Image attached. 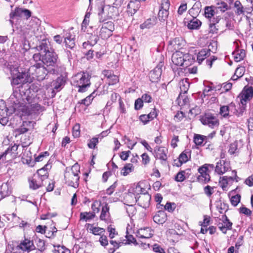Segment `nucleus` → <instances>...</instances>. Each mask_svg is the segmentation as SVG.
I'll list each match as a JSON object with an SVG mask.
<instances>
[{
  "instance_id": "nucleus-54",
  "label": "nucleus",
  "mask_w": 253,
  "mask_h": 253,
  "mask_svg": "<svg viewBox=\"0 0 253 253\" xmlns=\"http://www.w3.org/2000/svg\"><path fill=\"white\" fill-rule=\"evenodd\" d=\"M127 205V207L126 208V211L127 212L128 215L130 216L134 214L136 211L135 208L134 207V204H126Z\"/></svg>"
},
{
  "instance_id": "nucleus-17",
  "label": "nucleus",
  "mask_w": 253,
  "mask_h": 253,
  "mask_svg": "<svg viewBox=\"0 0 253 253\" xmlns=\"http://www.w3.org/2000/svg\"><path fill=\"white\" fill-rule=\"evenodd\" d=\"M230 169L229 162L221 160L217 163L215 171L219 174H222Z\"/></svg>"
},
{
  "instance_id": "nucleus-5",
  "label": "nucleus",
  "mask_w": 253,
  "mask_h": 253,
  "mask_svg": "<svg viewBox=\"0 0 253 253\" xmlns=\"http://www.w3.org/2000/svg\"><path fill=\"white\" fill-rule=\"evenodd\" d=\"M13 93L9 98V101L15 108L19 107L23 104L25 99H27L28 96L25 92V88L24 85H20L16 87H13Z\"/></svg>"
},
{
  "instance_id": "nucleus-8",
  "label": "nucleus",
  "mask_w": 253,
  "mask_h": 253,
  "mask_svg": "<svg viewBox=\"0 0 253 253\" xmlns=\"http://www.w3.org/2000/svg\"><path fill=\"white\" fill-rule=\"evenodd\" d=\"M130 198H132V201L129 202L131 204L137 202L139 206L144 209L148 208L150 205L151 196L147 192L141 193L138 197L135 193L129 192L126 195V200H128Z\"/></svg>"
},
{
  "instance_id": "nucleus-63",
  "label": "nucleus",
  "mask_w": 253,
  "mask_h": 253,
  "mask_svg": "<svg viewBox=\"0 0 253 253\" xmlns=\"http://www.w3.org/2000/svg\"><path fill=\"white\" fill-rule=\"evenodd\" d=\"M143 101L142 99L139 98L135 100L134 104V108L135 110H138L140 109L143 107Z\"/></svg>"
},
{
  "instance_id": "nucleus-35",
  "label": "nucleus",
  "mask_w": 253,
  "mask_h": 253,
  "mask_svg": "<svg viewBox=\"0 0 253 253\" xmlns=\"http://www.w3.org/2000/svg\"><path fill=\"white\" fill-rule=\"evenodd\" d=\"M210 49H203L201 50L198 54L197 59L199 63H201L205 59L210 55Z\"/></svg>"
},
{
  "instance_id": "nucleus-10",
  "label": "nucleus",
  "mask_w": 253,
  "mask_h": 253,
  "mask_svg": "<svg viewBox=\"0 0 253 253\" xmlns=\"http://www.w3.org/2000/svg\"><path fill=\"white\" fill-rule=\"evenodd\" d=\"M28 73L26 71H18L17 74L13 75L11 81V85L13 87H15V85H23L22 84L28 82Z\"/></svg>"
},
{
  "instance_id": "nucleus-43",
  "label": "nucleus",
  "mask_w": 253,
  "mask_h": 253,
  "mask_svg": "<svg viewBox=\"0 0 253 253\" xmlns=\"http://www.w3.org/2000/svg\"><path fill=\"white\" fill-rule=\"evenodd\" d=\"M134 167L131 164L128 163L121 170V174L124 176L127 175L133 170Z\"/></svg>"
},
{
  "instance_id": "nucleus-42",
  "label": "nucleus",
  "mask_w": 253,
  "mask_h": 253,
  "mask_svg": "<svg viewBox=\"0 0 253 253\" xmlns=\"http://www.w3.org/2000/svg\"><path fill=\"white\" fill-rule=\"evenodd\" d=\"M111 29L108 30L106 27H102L100 31V36L101 38L105 39L112 35Z\"/></svg>"
},
{
  "instance_id": "nucleus-1",
  "label": "nucleus",
  "mask_w": 253,
  "mask_h": 253,
  "mask_svg": "<svg viewBox=\"0 0 253 253\" xmlns=\"http://www.w3.org/2000/svg\"><path fill=\"white\" fill-rule=\"evenodd\" d=\"M50 42L46 40L40 42L35 48L39 52L33 55L35 62H40L50 69H55L58 73V55L54 51L50 50Z\"/></svg>"
},
{
  "instance_id": "nucleus-34",
  "label": "nucleus",
  "mask_w": 253,
  "mask_h": 253,
  "mask_svg": "<svg viewBox=\"0 0 253 253\" xmlns=\"http://www.w3.org/2000/svg\"><path fill=\"white\" fill-rule=\"evenodd\" d=\"M23 11V8L16 7L14 10H12L9 14V22L11 25L13 24V22L12 19H14L16 17H22V12Z\"/></svg>"
},
{
  "instance_id": "nucleus-6",
  "label": "nucleus",
  "mask_w": 253,
  "mask_h": 253,
  "mask_svg": "<svg viewBox=\"0 0 253 253\" xmlns=\"http://www.w3.org/2000/svg\"><path fill=\"white\" fill-rule=\"evenodd\" d=\"M171 61L175 66L185 67H188L194 62L193 55L190 54H183L182 52L178 51L172 54Z\"/></svg>"
},
{
  "instance_id": "nucleus-51",
  "label": "nucleus",
  "mask_w": 253,
  "mask_h": 253,
  "mask_svg": "<svg viewBox=\"0 0 253 253\" xmlns=\"http://www.w3.org/2000/svg\"><path fill=\"white\" fill-rule=\"evenodd\" d=\"M228 148V153L231 155L236 154L239 151L237 143H230Z\"/></svg>"
},
{
  "instance_id": "nucleus-32",
  "label": "nucleus",
  "mask_w": 253,
  "mask_h": 253,
  "mask_svg": "<svg viewBox=\"0 0 253 253\" xmlns=\"http://www.w3.org/2000/svg\"><path fill=\"white\" fill-rule=\"evenodd\" d=\"M202 24L201 21L196 17H193L188 23L187 27L191 30H198Z\"/></svg>"
},
{
  "instance_id": "nucleus-2",
  "label": "nucleus",
  "mask_w": 253,
  "mask_h": 253,
  "mask_svg": "<svg viewBox=\"0 0 253 253\" xmlns=\"http://www.w3.org/2000/svg\"><path fill=\"white\" fill-rule=\"evenodd\" d=\"M29 71L32 72L33 75H35L39 81L48 79L50 75L57 74L55 69H50L40 62H35V63L30 67Z\"/></svg>"
},
{
  "instance_id": "nucleus-11",
  "label": "nucleus",
  "mask_w": 253,
  "mask_h": 253,
  "mask_svg": "<svg viewBox=\"0 0 253 253\" xmlns=\"http://www.w3.org/2000/svg\"><path fill=\"white\" fill-rule=\"evenodd\" d=\"M201 123L213 128L218 126L219 121L218 119L211 113H206L200 119Z\"/></svg>"
},
{
  "instance_id": "nucleus-26",
  "label": "nucleus",
  "mask_w": 253,
  "mask_h": 253,
  "mask_svg": "<svg viewBox=\"0 0 253 253\" xmlns=\"http://www.w3.org/2000/svg\"><path fill=\"white\" fill-rule=\"evenodd\" d=\"M167 220L166 213L163 211H159L154 216L153 220L158 224H163Z\"/></svg>"
},
{
  "instance_id": "nucleus-27",
  "label": "nucleus",
  "mask_w": 253,
  "mask_h": 253,
  "mask_svg": "<svg viewBox=\"0 0 253 253\" xmlns=\"http://www.w3.org/2000/svg\"><path fill=\"white\" fill-rule=\"evenodd\" d=\"M86 227L90 233L95 235H102L105 232V230L103 228L94 227L92 224H87Z\"/></svg>"
},
{
  "instance_id": "nucleus-3",
  "label": "nucleus",
  "mask_w": 253,
  "mask_h": 253,
  "mask_svg": "<svg viewBox=\"0 0 253 253\" xmlns=\"http://www.w3.org/2000/svg\"><path fill=\"white\" fill-rule=\"evenodd\" d=\"M80 167L78 164L73 165L71 168H66L64 173L65 183L69 186L77 188L79 185V173Z\"/></svg>"
},
{
  "instance_id": "nucleus-33",
  "label": "nucleus",
  "mask_w": 253,
  "mask_h": 253,
  "mask_svg": "<svg viewBox=\"0 0 253 253\" xmlns=\"http://www.w3.org/2000/svg\"><path fill=\"white\" fill-rule=\"evenodd\" d=\"M21 161L23 164H27L30 167L34 166L35 163V160L33 161L32 159V154L30 152H28L26 155H23Z\"/></svg>"
},
{
  "instance_id": "nucleus-24",
  "label": "nucleus",
  "mask_w": 253,
  "mask_h": 253,
  "mask_svg": "<svg viewBox=\"0 0 253 253\" xmlns=\"http://www.w3.org/2000/svg\"><path fill=\"white\" fill-rule=\"evenodd\" d=\"M168 150L165 147H156L155 152L156 157L158 159L163 161H166L167 159V152Z\"/></svg>"
},
{
  "instance_id": "nucleus-29",
  "label": "nucleus",
  "mask_w": 253,
  "mask_h": 253,
  "mask_svg": "<svg viewBox=\"0 0 253 253\" xmlns=\"http://www.w3.org/2000/svg\"><path fill=\"white\" fill-rule=\"evenodd\" d=\"M234 178L232 176H225L222 177L219 183L223 190H227L228 185L232 184Z\"/></svg>"
},
{
  "instance_id": "nucleus-52",
  "label": "nucleus",
  "mask_w": 253,
  "mask_h": 253,
  "mask_svg": "<svg viewBox=\"0 0 253 253\" xmlns=\"http://www.w3.org/2000/svg\"><path fill=\"white\" fill-rule=\"evenodd\" d=\"M245 72V68L243 66L238 67L235 72V75L236 76V79L242 77Z\"/></svg>"
},
{
  "instance_id": "nucleus-12",
  "label": "nucleus",
  "mask_w": 253,
  "mask_h": 253,
  "mask_svg": "<svg viewBox=\"0 0 253 253\" xmlns=\"http://www.w3.org/2000/svg\"><path fill=\"white\" fill-rule=\"evenodd\" d=\"M208 166L213 167V165H205L198 169L200 175L197 179L199 182L202 183H207L210 180V176L208 173Z\"/></svg>"
},
{
  "instance_id": "nucleus-56",
  "label": "nucleus",
  "mask_w": 253,
  "mask_h": 253,
  "mask_svg": "<svg viewBox=\"0 0 253 253\" xmlns=\"http://www.w3.org/2000/svg\"><path fill=\"white\" fill-rule=\"evenodd\" d=\"M184 173L185 172L183 170L178 172L175 178V180L178 182L183 181L186 179Z\"/></svg>"
},
{
  "instance_id": "nucleus-31",
  "label": "nucleus",
  "mask_w": 253,
  "mask_h": 253,
  "mask_svg": "<svg viewBox=\"0 0 253 253\" xmlns=\"http://www.w3.org/2000/svg\"><path fill=\"white\" fill-rule=\"evenodd\" d=\"M157 18L153 16L147 19L143 23L140 25V28L142 29L147 28L149 29L153 27L157 23Z\"/></svg>"
},
{
  "instance_id": "nucleus-41",
  "label": "nucleus",
  "mask_w": 253,
  "mask_h": 253,
  "mask_svg": "<svg viewBox=\"0 0 253 253\" xmlns=\"http://www.w3.org/2000/svg\"><path fill=\"white\" fill-rule=\"evenodd\" d=\"M34 241L37 249L39 251H42L45 250V243L43 240L38 237H36L34 239Z\"/></svg>"
},
{
  "instance_id": "nucleus-7",
  "label": "nucleus",
  "mask_w": 253,
  "mask_h": 253,
  "mask_svg": "<svg viewBox=\"0 0 253 253\" xmlns=\"http://www.w3.org/2000/svg\"><path fill=\"white\" fill-rule=\"evenodd\" d=\"M95 5L98 10V15L100 22H104L107 19L112 18V11L114 7L110 5H105L104 0H96Z\"/></svg>"
},
{
  "instance_id": "nucleus-18",
  "label": "nucleus",
  "mask_w": 253,
  "mask_h": 253,
  "mask_svg": "<svg viewBox=\"0 0 253 253\" xmlns=\"http://www.w3.org/2000/svg\"><path fill=\"white\" fill-rule=\"evenodd\" d=\"M190 157L189 151H184L179 156L178 160H175L173 163V166L180 167L182 164L186 163Z\"/></svg>"
},
{
  "instance_id": "nucleus-60",
  "label": "nucleus",
  "mask_w": 253,
  "mask_h": 253,
  "mask_svg": "<svg viewBox=\"0 0 253 253\" xmlns=\"http://www.w3.org/2000/svg\"><path fill=\"white\" fill-rule=\"evenodd\" d=\"M9 148H7L2 154L0 155V162L4 163L7 162V156L9 155Z\"/></svg>"
},
{
  "instance_id": "nucleus-9",
  "label": "nucleus",
  "mask_w": 253,
  "mask_h": 253,
  "mask_svg": "<svg viewBox=\"0 0 253 253\" xmlns=\"http://www.w3.org/2000/svg\"><path fill=\"white\" fill-rule=\"evenodd\" d=\"M36 247L35 246L33 241L28 239H25L21 242L20 244L15 247L12 249L11 252L13 253H22L23 251L28 252L34 250Z\"/></svg>"
},
{
  "instance_id": "nucleus-50",
  "label": "nucleus",
  "mask_w": 253,
  "mask_h": 253,
  "mask_svg": "<svg viewBox=\"0 0 253 253\" xmlns=\"http://www.w3.org/2000/svg\"><path fill=\"white\" fill-rule=\"evenodd\" d=\"M101 205V203L99 201H95L91 205V209L93 213H98L100 211V207Z\"/></svg>"
},
{
  "instance_id": "nucleus-36",
  "label": "nucleus",
  "mask_w": 253,
  "mask_h": 253,
  "mask_svg": "<svg viewBox=\"0 0 253 253\" xmlns=\"http://www.w3.org/2000/svg\"><path fill=\"white\" fill-rule=\"evenodd\" d=\"M231 107H235L234 104L231 103L229 105L221 106L219 111L220 115L224 118L228 117L229 115V109Z\"/></svg>"
},
{
  "instance_id": "nucleus-45",
  "label": "nucleus",
  "mask_w": 253,
  "mask_h": 253,
  "mask_svg": "<svg viewBox=\"0 0 253 253\" xmlns=\"http://www.w3.org/2000/svg\"><path fill=\"white\" fill-rule=\"evenodd\" d=\"M49 153L47 151L42 152L39 154L38 156H35V162H39L46 160L47 157L49 156Z\"/></svg>"
},
{
  "instance_id": "nucleus-55",
  "label": "nucleus",
  "mask_w": 253,
  "mask_h": 253,
  "mask_svg": "<svg viewBox=\"0 0 253 253\" xmlns=\"http://www.w3.org/2000/svg\"><path fill=\"white\" fill-rule=\"evenodd\" d=\"M240 200L241 196L239 194L233 196L230 199L231 204L235 207L238 204V203L240 202Z\"/></svg>"
},
{
  "instance_id": "nucleus-28",
  "label": "nucleus",
  "mask_w": 253,
  "mask_h": 253,
  "mask_svg": "<svg viewBox=\"0 0 253 253\" xmlns=\"http://www.w3.org/2000/svg\"><path fill=\"white\" fill-rule=\"evenodd\" d=\"M109 207L107 203H104L102 205L100 219L101 220H106L109 217Z\"/></svg>"
},
{
  "instance_id": "nucleus-21",
  "label": "nucleus",
  "mask_w": 253,
  "mask_h": 253,
  "mask_svg": "<svg viewBox=\"0 0 253 253\" xmlns=\"http://www.w3.org/2000/svg\"><path fill=\"white\" fill-rule=\"evenodd\" d=\"M140 3L138 1L131 0L127 5V12L132 16L140 8Z\"/></svg>"
},
{
  "instance_id": "nucleus-46",
  "label": "nucleus",
  "mask_w": 253,
  "mask_h": 253,
  "mask_svg": "<svg viewBox=\"0 0 253 253\" xmlns=\"http://www.w3.org/2000/svg\"><path fill=\"white\" fill-rule=\"evenodd\" d=\"M208 142L207 137L205 135L194 134L193 137V142Z\"/></svg>"
},
{
  "instance_id": "nucleus-61",
  "label": "nucleus",
  "mask_w": 253,
  "mask_h": 253,
  "mask_svg": "<svg viewBox=\"0 0 253 253\" xmlns=\"http://www.w3.org/2000/svg\"><path fill=\"white\" fill-rule=\"evenodd\" d=\"M98 41V36L95 34H91V36L89 37V41H88V42L89 43V44H90L91 46H93Z\"/></svg>"
},
{
  "instance_id": "nucleus-53",
  "label": "nucleus",
  "mask_w": 253,
  "mask_h": 253,
  "mask_svg": "<svg viewBox=\"0 0 253 253\" xmlns=\"http://www.w3.org/2000/svg\"><path fill=\"white\" fill-rule=\"evenodd\" d=\"M64 43L67 48L73 49L75 46V39H69V40H64Z\"/></svg>"
},
{
  "instance_id": "nucleus-14",
  "label": "nucleus",
  "mask_w": 253,
  "mask_h": 253,
  "mask_svg": "<svg viewBox=\"0 0 253 253\" xmlns=\"http://www.w3.org/2000/svg\"><path fill=\"white\" fill-rule=\"evenodd\" d=\"M220 16H216L209 20V33L214 34H217L218 31V26L217 24L221 20Z\"/></svg>"
},
{
  "instance_id": "nucleus-49",
  "label": "nucleus",
  "mask_w": 253,
  "mask_h": 253,
  "mask_svg": "<svg viewBox=\"0 0 253 253\" xmlns=\"http://www.w3.org/2000/svg\"><path fill=\"white\" fill-rule=\"evenodd\" d=\"M168 15V10L160 9L158 13V17L161 21H163L167 18Z\"/></svg>"
},
{
  "instance_id": "nucleus-59",
  "label": "nucleus",
  "mask_w": 253,
  "mask_h": 253,
  "mask_svg": "<svg viewBox=\"0 0 253 253\" xmlns=\"http://www.w3.org/2000/svg\"><path fill=\"white\" fill-rule=\"evenodd\" d=\"M80 125L76 124L73 127V135L75 138H77L80 136Z\"/></svg>"
},
{
  "instance_id": "nucleus-40",
  "label": "nucleus",
  "mask_w": 253,
  "mask_h": 253,
  "mask_svg": "<svg viewBox=\"0 0 253 253\" xmlns=\"http://www.w3.org/2000/svg\"><path fill=\"white\" fill-rule=\"evenodd\" d=\"M213 6H206L205 7V16L209 20L212 19V16L214 15L215 12L213 9Z\"/></svg>"
},
{
  "instance_id": "nucleus-20",
  "label": "nucleus",
  "mask_w": 253,
  "mask_h": 253,
  "mask_svg": "<svg viewBox=\"0 0 253 253\" xmlns=\"http://www.w3.org/2000/svg\"><path fill=\"white\" fill-rule=\"evenodd\" d=\"M153 235V231L149 228H141L136 232V237L140 239H149Z\"/></svg>"
},
{
  "instance_id": "nucleus-44",
  "label": "nucleus",
  "mask_w": 253,
  "mask_h": 253,
  "mask_svg": "<svg viewBox=\"0 0 253 253\" xmlns=\"http://www.w3.org/2000/svg\"><path fill=\"white\" fill-rule=\"evenodd\" d=\"M94 94V92L90 94L89 95L87 96L86 98L81 100V101L78 102V104H83L85 105V106H89L93 99V98L94 96H93V94Z\"/></svg>"
},
{
  "instance_id": "nucleus-64",
  "label": "nucleus",
  "mask_w": 253,
  "mask_h": 253,
  "mask_svg": "<svg viewBox=\"0 0 253 253\" xmlns=\"http://www.w3.org/2000/svg\"><path fill=\"white\" fill-rule=\"evenodd\" d=\"M66 250H69L63 246H58L56 247V248H55L53 252L54 253H64L66 252Z\"/></svg>"
},
{
  "instance_id": "nucleus-16",
  "label": "nucleus",
  "mask_w": 253,
  "mask_h": 253,
  "mask_svg": "<svg viewBox=\"0 0 253 253\" xmlns=\"http://www.w3.org/2000/svg\"><path fill=\"white\" fill-rule=\"evenodd\" d=\"M232 225V223L229 221L226 215L223 217L222 222H219L217 224L220 230L224 234L226 233L227 230L231 229Z\"/></svg>"
},
{
  "instance_id": "nucleus-57",
  "label": "nucleus",
  "mask_w": 253,
  "mask_h": 253,
  "mask_svg": "<svg viewBox=\"0 0 253 253\" xmlns=\"http://www.w3.org/2000/svg\"><path fill=\"white\" fill-rule=\"evenodd\" d=\"M119 82L118 77L116 75H113V76L109 77L107 80V83L109 85H114L116 84Z\"/></svg>"
},
{
  "instance_id": "nucleus-19",
  "label": "nucleus",
  "mask_w": 253,
  "mask_h": 253,
  "mask_svg": "<svg viewBox=\"0 0 253 253\" xmlns=\"http://www.w3.org/2000/svg\"><path fill=\"white\" fill-rule=\"evenodd\" d=\"M29 187L33 190H36L40 187L44 186L43 181L41 180L39 178H38L36 174H34L33 177L29 180Z\"/></svg>"
},
{
  "instance_id": "nucleus-13",
  "label": "nucleus",
  "mask_w": 253,
  "mask_h": 253,
  "mask_svg": "<svg viewBox=\"0 0 253 253\" xmlns=\"http://www.w3.org/2000/svg\"><path fill=\"white\" fill-rule=\"evenodd\" d=\"M162 67L163 64L162 63H160L150 72L149 77L152 82L156 83L158 82L160 80L162 72Z\"/></svg>"
},
{
  "instance_id": "nucleus-38",
  "label": "nucleus",
  "mask_w": 253,
  "mask_h": 253,
  "mask_svg": "<svg viewBox=\"0 0 253 253\" xmlns=\"http://www.w3.org/2000/svg\"><path fill=\"white\" fill-rule=\"evenodd\" d=\"M27 146V145L21 146L20 144L17 145L16 143H14V145L11 146L10 148H8L10 150L9 154H13L14 155V156H15L16 155H18L19 153H20L21 150H23L24 147H26Z\"/></svg>"
},
{
  "instance_id": "nucleus-22",
  "label": "nucleus",
  "mask_w": 253,
  "mask_h": 253,
  "mask_svg": "<svg viewBox=\"0 0 253 253\" xmlns=\"http://www.w3.org/2000/svg\"><path fill=\"white\" fill-rule=\"evenodd\" d=\"M253 96V88L249 87L245 90L241 97L240 102L242 105H246L247 101L250 100Z\"/></svg>"
},
{
  "instance_id": "nucleus-47",
  "label": "nucleus",
  "mask_w": 253,
  "mask_h": 253,
  "mask_svg": "<svg viewBox=\"0 0 253 253\" xmlns=\"http://www.w3.org/2000/svg\"><path fill=\"white\" fill-rule=\"evenodd\" d=\"M180 42H182V40L179 38H176L169 41V43L173 46L174 49H178L180 48L182 45V43Z\"/></svg>"
},
{
  "instance_id": "nucleus-62",
  "label": "nucleus",
  "mask_w": 253,
  "mask_h": 253,
  "mask_svg": "<svg viewBox=\"0 0 253 253\" xmlns=\"http://www.w3.org/2000/svg\"><path fill=\"white\" fill-rule=\"evenodd\" d=\"M213 89L212 87L210 86H206L205 88L203 90V93L201 95V97L203 99V98L205 97L206 96L211 95L210 92Z\"/></svg>"
},
{
  "instance_id": "nucleus-4",
  "label": "nucleus",
  "mask_w": 253,
  "mask_h": 253,
  "mask_svg": "<svg viewBox=\"0 0 253 253\" xmlns=\"http://www.w3.org/2000/svg\"><path fill=\"white\" fill-rule=\"evenodd\" d=\"M90 77L88 73H79L72 77V84L79 88V92H84L90 85Z\"/></svg>"
},
{
  "instance_id": "nucleus-58",
  "label": "nucleus",
  "mask_w": 253,
  "mask_h": 253,
  "mask_svg": "<svg viewBox=\"0 0 253 253\" xmlns=\"http://www.w3.org/2000/svg\"><path fill=\"white\" fill-rule=\"evenodd\" d=\"M204 191L208 197H210L213 193V187L207 185L204 187Z\"/></svg>"
},
{
  "instance_id": "nucleus-30",
  "label": "nucleus",
  "mask_w": 253,
  "mask_h": 253,
  "mask_svg": "<svg viewBox=\"0 0 253 253\" xmlns=\"http://www.w3.org/2000/svg\"><path fill=\"white\" fill-rule=\"evenodd\" d=\"M234 60L238 62L244 59L246 56V51L243 49H237L233 52Z\"/></svg>"
},
{
  "instance_id": "nucleus-39",
  "label": "nucleus",
  "mask_w": 253,
  "mask_h": 253,
  "mask_svg": "<svg viewBox=\"0 0 253 253\" xmlns=\"http://www.w3.org/2000/svg\"><path fill=\"white\" fill-rule=\"evenodd\" d=\"M95 214L92 212H81L80 214L81 220H84L85 221H89L95 217Z\"/></svg>"
},
{
  "instance_id": "nucleus-25",
  "label": "nucleus",
  "mask_w": 253,
  "mask_h": 253,
  "mask_svg": "<svg viewBox=\"0 0 253 253\" xmlns=\"http://www.w3.org/2000/svg\"><path fill=\"white\" fill-rule=\"evenodd\" d=\"M180 92L179 95V97L181 96V94H185L187 93L190 86L189 80L188 78H185L181 80L179 83Z\"/></svg>"
},
{
  "instance_id": "nucleus-15",
  "label": "nucleus",
  "mask_w": 253,
  "mask_h": 253,
  "mask_svg": "<svg viewBox=\"0 0 253 253\" xmlns=\"http://www.w3.org/2000/svg\"><path fill=\"white\" fill-rule=\"evenodd\" d=\"M51 168L50 164L47 163L43 168L37 170V174H36V176L39 178L41 180L44 181L48 178V170L50 169Z\"/></svg>"
},
{
  "instance_id": "nucleus-23",
  "label": "nucleus",
  "mask_w": 253,
  "mask_h": 253,
  "mask_svg": "<svg viewBox=\"0 0 253 253\" xmlns=\"http://www.w3.org/2000/svg\"><path fill=\"white\" fill-rule=\"evenodd\" d=\"M42 107L37 103L33 104L28 106L26 111L28 115L38 114L42 112Z\"/></svg>"
},
{
  "instance_id": "nucleus-37",
  "label": "nucleus",
  "mask_w": 253,
  "mask_h": 253,
  "mask_svg": "<svg viewBox=\"0 0 253 253\" xmlns=\"http://www.w3.org/2000/svg\"><path fill=\"white\" fill-rule=\"evenodd\" d=\"M65 82V80L64 77L60 76L51 83V86H53L54 89L58 90L64 84Z\"/></svg>"
},
{
  "instance_id": "nucleus-48",
  "label": "nucleus",
  "mask_w": 253,
  "mask_h": 253,
  "mask_svg": "<svg viewBox=\"0 0 253 253\" xmlns=\"http://www.w3.org/2000/svg\"><path fill=\"white\" fill-rule=\"evenodd\" d=\"M108 134V130L103 131L99 134L92 138L90 142H98L99 140L101 141L102 138L107 136Z\"/></svg>"
}]
</instances>
